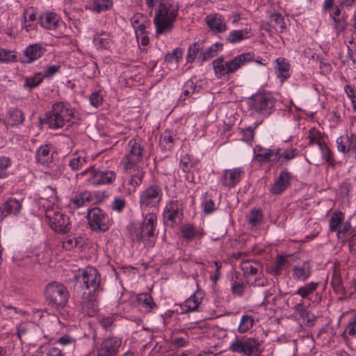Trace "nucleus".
<instances>
[{
	"label": "nucleus",
	"instance_id": "nucleus-1",
	"mask_svg": "<svg viewBox=\"0 0 356 356\" xmlns=\"http://www.w3.org/2000/svg\"><path fill=\"white\" fill-rule=\"evenodd\" d=\"M150 13H152L156 4L154 17L155 34L167 35L170 33L175 26V23L179 15V6L177 2L172 0H145Z\"/></svg>",
	"mask_w": 356,
	"mask_h": 356
},
{
	"label": "nucleus",
	"instance_id": "nucleus-2",
	"mask_svg": "<svg viewBox=\"0 0 356 356\" xmlns=\"http://www.w3.org/2000/svg\"><path fill=\"white\" fill-rule=\"evenodd\" d=\"M298 153V149L294 147L282 151L279 147L270 149L258 145L254 148V159L261 163H268L271 165L282 166L295 159Z\"/></svg>",
	"mask_w": 356,
	"mask_h": 356
},
{
	"label": "nucleus",
	"instance_id": "nucleus-3",
	"mask_svg": "<svg viewBox=\"0 0 356 356\" xmlns=\"http://www.w3.org/2000/svg\"><path fill=\"white\" fill-rule=\"evenodd\" d=\"M75 110L68 103L57 102L53 104L51 110L47 113L45 123L50 129L63 128L67 124L74 122Z\"/></svg>",
	"mask_w": 356,
	"mask_h": 356
},
{
	"label": "nucleus",
	"instance_id": "nucleus-4",
	"mask_svg": "<svg viewBox=\"0 0 356 356\" xmlns=\"http://www.w3.org/2000/svg\"><path fill=\"white\" fill-rule=\"evenodd\" d=\"M252 60L250 53L242 54L233 59L225 62L222 57H219L212 62L214 74L218 79H225L229 74L235 72L245 63Z\"/></svg>",
	"mask_w": 356,
	"mask_h": 356
},
{
	"label": "nucleus",
	"instance_id": "nucleus-5",
	"mask_svg": "<svg viewBox=\"0 0 356 356\" xmlns=\"http://www.w3.org/2000/svg\"><path fill=\"white\" fill-rule=\"evenodd\" d=\"M276 102V98L270 92L259 93L250 98L248 106L251 111L266 118L274 111Z\"/></svg>",
	"mask_w": 356,
	"mask_h": 356
},
{
	"label": "nucleus",
	"instance_id": "nucleus-6",
	"mask_svg": "<svg viewBox=\"0 0 356 356\" xmlns=\"http://www.w3.org/2000/svg\"><path fill=\"white\" fill-rule=\"evenodd\" d=\"M163 199V190L160 185L154 184L140 192L139 204L143 214L156 209Z\"/></svg>",
	"mask_w": 356,
	"mask_h": 356
},
{
	"label": "nucleus",
	"instance_id": "nucleus-7",
	"mask_svg": "<svg viewBox=\"0 0 356 356\" xmlns=\"http://www.w3.org/2000/svg\"><path fill=\"white\" fill-rule=\"evenodd\" d=\"M75 279L82 283L86 289L90 290L89 293L98 294L103 291L100 273L95 267L88 266L83 269H79Z\"/></svg>",
	"mask_w": 356,
	"mask_h": 356
},
{
	"label": "nucleus",
	"instance_id": "nucleus-8",
	"mask_svg": "<svg viewBox=\"0 0 356 356\" xmlns=\"http://www.w3.org/2000/svg\"><path fill=\"white\" fill-rule=\"evenodd\" d=\"M144 145L140 139L132 138L129 141L128 150L124 158L122 161L124 168L129 172L135 170V167L139 166L143 159Z\"/></svg>",
	"mask_w": 356,
	"mask_h": 356
},
{
	"label": "nucleus",
	"instance_id": "nucleus-9",
	"mask_svg": "<svg viewBox=\"0 0 356 356\" xmlns=\"http://www.w3.org/2000/svg\"><path fill=\"white\" fill-rule=\"evenodd\" d=\"M87 220L89 227L95 232H105L112 224L108 213L99 207L88 210Z\"/></svg>",
	"mask_w": 356,
	"mask_h": 356
},
{
	"label": "nucleus",
	"instance_id": "nucleus-10",
	"mask_svg": "<svg viewBox=\"0 0 356 356\" xmlns=\"http://www.w3.org/2000/svg\"><path fill=\"white\" fill-rule=\"evenodd\" d=\"M45 298L49 305L56 307H63L68 301L69 293L63 284L53 282L46 286Z\"/></svg>",
	"mask_w": 356,
	"mask_h": 356
},
{
	"label": "nucleus",
	"instance_id": "nucleus-11",
	"mask_svg": "<svg viewBox=\"0 0 356 356\" xmlns=\"http://www.w3.org/2000/svg\"><path fill=\"white\" fill-rule=\"evenodd\" d=\"M45 218L49 227L56 232L65 234L71 229L69 217L58 208L48 209L46 211Z\"/></svg>",
	"mask_w": 356,
	"mask_h": 356
},
{
	"label": "nucleus",
	"instance_id": "nucleus-12",
	"mask_svg": "<svg viewBox=\"0 0 356 356\" xmlns=\"http://www.w3.org/2000/svg\"><path fill=\"white\" fill-rule=\"evenodd\" d=\"M155 229L140 224L138 227H134L130 231V238L134 243H143L146 248H152L154 245L156 238Z\"/></svg>",
	"mask_w": 356,
	"mask_h": 356
},
{
	"label": "nucleus",
	"instance_id": "nucleus-13",
	"mask_svg": "<svg viewBox=\"0 0 356 356\" xmlns=\"http://www.w3.org/2000/svg\"><path fill=\"white\" fill-rule=\"evenodd\" d=\"M182 216L183 203L181 200L172 199L166 203L163 213L165 224L175 227L181 222Z\"/></svg>",
	"mask_w": 356,
	"mask_h": 356
},
{
	"label": "nucleus",
	"instance_id": "nucleus-14",
	"mask_svg": "<svg viewBox=\"0 0 356 356\" xmlns=\"http://www.w3.org/2000/svg\"><path fill=\"white\" fill-rule=\"evenodd\" d=\"M260 343L253 338H236L230 344V350L243 356H251L258 352Z\"/></svg>",
	"mask_w": 356,
	"mask_h": 356
},
{
	"label": "nucleus",
	"instance_id": "nucleus-15",
	"mask_svg": "<svg viewBox=\"0 0 356 356\" xmlns=\"http://www.w3.org/2000/svg\"><path fill=\"white\" fill-rule=\"evenodd\" d=\"M116 178V173L113 170L92 169L90 177L87 179L89 184L99 186L112 184Z\"/></svg>",
	"mask_w": 356,
	"mask_h": 356
},
{
	"label": "nucleus",
	"instance_id": "nucleus-16",
	"mask_svg": "<svg viewBox=\"0 0 356 356\" xmlns=\"http://www.w3.org/2000/svg\"><path fill=\"white\" fill-rule=\"evenodd\" d=\"M244 174L245 172L242 168L224 170L220 178V182L225 187L234 188L241 181Z\"/></svg>",
	"mask_w": 356,
	"mask_h": 356
},
{
	"label": "nucleus",
	"instance_id": "nucleus-17",
	"mask_svg": "<svg viewBox=\"0 0 356 356\" xmlns=\"http://www.w3.org/2000/svg\"><path fill=\"white\" fill-rule=\"evenodd\" d=\"M122 345V339L117 337L106 338L98 349L99 356H115Z\"/></svg>",
	"mask_w": 356,
	"mask_h": 356
},
{
	"label": "nucleus",
	"instance_id": "nucleus-18",
	"mask_svg": "<svg viewBox=\"0 0 356 356\" xmlns=\"http://www.w3.org/2000/svg\"><path fill=\"white\" fill-rule=\"evenodd\" d=\"M337 149L343 154L356 157V135L344 134L337 139Z\"/></svg>",
	"mask_w": 356,
	"mask_h": 356
},
{
	"label": "nucleus",
	"instance_id": "nucleus-19",
	"mask_svg": "<svg viewBox=\"0 0 356 356\" xmlns=\"http://www.w3.org/2000/svg\"><path fill=\"white\" fill-rule=\"evenodd\" d=\"M292 175L286 170H282L270 188V192L276 195L282 194L290 186Z\"/></svg>",
	"mask_w": 356,
	"mask_h": 356
},
{
	"label": "nucleus",
	"instance_id": "nucleus-20",
	"mask_svg": "<svg viewBox=\"0 0 356 356\" xmlns=\"http://www.w3.org/2000/svg\"><path fill=\"white\" fill-rule=\"evenodd\" d=\"M22 210V199L17 200L15 197L8 198L2 207H0V217L8 216H18Z\"/></svg>",
	"mask_w": 356,
	"mask_h": 356
},
{
	"label": "nucleus",
	"instance_id": "nucleus-21",
	"mask_svg": "<svg viewBox=\"0 0 356 356\" xmlns=\"http://www.w3.org/2000/svg\"><path fill=\"white\" fill-rule=\"evenodd\" d=\"M204 298L202 291L197 290L182 304L180 305V314H186L191 312L197 311L200 303Z\"/></svg>",
	"mask_w": 356,
	"mask_h": 356
},
{
	"label": "nucleus",
	"instance_id": "nucleus-22",
	"mask_svg": "<svg viewBox=\"0 0 356 356\" xmlns=\"http://www.w3.org/2000/svg\"><path fill=\"white\" fill-rule=\"evenodd\" d=\"M205 22L213 33H223L227 30L225 17L218 13L207 15Z\"/></svg>",
	"mask_w": 356,
	"mask_h": 356
},
{
	"label": "nucleus",
	"instance_id": "nucleus-23",
	"mask_svg": "<svg viewBox=\"0 0 356 356\" xmlns=\"http://www.w3.org/2000/svg\"><path fill=\"white\" fill-rule=\"evenodd\" d=\"M38 18L40 26L47 30H55L60 23V17L50 10L42 12Z\"/></svg>",
	"mask_w": 356,
	"mask_h": 356
},
{
	"label": "nucleus",
	"instance_id": "nucleus-24",
	"mask_svg": "<svg viewBox=\"0 0 356 356\" xmlns=\"http://www.w3.org/2000/svg\"><path fill=\"white\" fill-rule=\"evenodd\" d=\"M274 70L276 76L282 83L291 76V65L285 58L279 57L275 59Z\"/></svg>",
	"mask_w": 356,
	"mask_h": 356
},
{
	"label": "nucleus",
	"instance_id": "nucleus-25",
	"mask_svg": "<svg viewBox=\"0 0 356 356\" xmlns=\"http://www.w3.org/2000/svg\"><path fill=\"white\" fill-rule=\"evenodd\" d=\"M181 234L183 238L188 243L202 238L205 235V232L202 228L186 224L181 227Z\"/></svg>",
	"mask_w": 356,
	"mask_h": 356
},
{
	"label": "nucleus",
	"instance_id": "nucleus-26",
	"mask_svg": "<svg viewBox=\"0 0 356 356\" xmlns=\"http://www.w3.org/2000/svg\"><path fill=\"white\" fill-rule=\"evenodd\" d=\"M113 7V0H90L86 9L95 14L111 10Z\"/></svg>",
	"mask_w": 356,
	"mask_h": 356
},
{
	"label": "nucleus",
	"instance_id": "nucleus-27",
	"mask_svg": "<svg viewBox=\"0 0 356 356\" xmlns=\"http://www.w3.org/2000/svg\"><path fill=\"white\" fill-rule=\"evenodd\" d=\"M252 35L251 28L233 30L229 33L225 40L227 43L236 44L244 40L250 39Z\"/></svg>",
	"mask_w": 356,
	"mask_h": 356
},
{
	"label": "nucleus",
	"instance_id": "nucleus-28",
	"mask_svg": "<svg viewBox=\"0 0 356 356\" xmlns=\"http://www.w3.org/2000/svg\"><path fill=\"white\" fill-rule=\"evenodd\" d=\"M45 52V49L40 44L29 45L24 51V63H31L40 58Z\"/></svg>",
	"mask_w": 356,
	"mask_h": 356
},
{
	"label": "nucleus",
	"instance_id": "nucleus-29",
	"mask_svg": "<svg viewBox=\"0 0 356 356\" xmlns=\"http://www.w3.org/2000/svg\"><path fill=\"white\" fill-rule=\"evenodd\" d=\"M175 131L170 129H165L160 136L159 146L162 150L170 151L177 140Z\"/></svg>",
	"mask_w": 356,
	"mask_h": 356
},
{
	"label": "nucleus",
	"instance_id": "nucleus-30",
	"mask_svg": "<svg viewBox=\"0 0 356 356\" xmlns=\"http://www.w3.org/2000/svg\"><path fill=\"white\" fill-rule=\"evenodd\" d=\"M312 274V267L309 262L296 265L292 269V276L296 281L305 282Z\"/></svg>",
	"mask_w": 356,
	"mask_h": 356
},
{
	"label": "nucleus",
	"instance_id": "nucleus-31",
	"mask_svg": "<svg viewBox=\"0 0 356 356\" xmlns=\"http://www.w3.org/2000/svg\"><path fill=\"white\" fill-rule=\"evenodd\" d=\"M35 159L41 165L49 166L53 162V154L50 147L47 145L40 147L36 152Z\"/></svg>",
	"mask_w": 356,
	"mask_h": 356
},
{
	"label": "nucleus",
	"instance_id": "nucleus-32",
	"mask_svg": "<svg viewBox=\"0 0 356 356\" xmlns=\"http://www.w3.org/2000/svg\"><path fill=\"white\" fill-rule=\"evenodd\" d=\"M22 27L27 31H33L37 28L38 17L32 8L24 10L23 13Z\"/></svg>",
	"mask_w": 356,
	"mask_h": 356
},
{
	"label": "nucleus",
	"instance_id": "nucleus-33",
	"mask_svg": "<svg viewBox=\"0 0 356 356\" xmlns=\"http://www.w3.org/2000/svg\"><path fill=\"white\" fill-rule=\"evenodd\" d=\"M92 195L88 191H83L76 194L72 197L69 202V207L71 209H76L84 207L87 203L90 202Z\"/></svg>",
	"mask_w": 356,
	"mask_h": 356
},
{
	"label": "nucleus",
	"instance_id": "nucleus-34",
	"mask_svg": "<svg viewBox=\"0 0 356 356\" xmlns=\"http://www.w3.org/2000/svg\"><path fill=\"white\" fill-rule=\"evenodd\" d=\"M241 268L245 277L256 275L259 271H261L262 265L257 261L243 260L241 263Z\"/></svg>",
	"mask_w": 356,
	"mask_h": 356
},
{
	"label": "nucleus",
	"instance_id": "nucleus-35",
	"mask_svg": "<svg viewBox=\"0 0 356 356\" xmlns=\"http://www.w3.org/2000/svg\"><path fill=\"white\" fill-rule=\"evenodd\" d=\"M25 119L24 113L18 108H12L7 112L6 122L10 126H17L23 123Z\"/></svg>",
	"mask_w": 356,
	"mask_h": 356
},
{
	"label": "nucleus",
	"instance_id": "nucleus-36",
	"mask_svg": "<svg viewBox=\"0 0 356 356\" xmlns=\"http://www.w3.org/2000/svg\"><path fill=\"white\" fill-rule=\"evenodd\" d=\"M98 294L89 293V298H84L82 302V308L90 316H94L98 308L96 296Z\"/></svg>",
	"mask_w": 356,
	"mask_h": 356
},
{
	"label": "nucleus",
	"instance_id": "nucleus-37",
	"mask_svg": "<svg viewBox=\"0 0 356 356\" xmlns=\"http://www.w3.org/2000/svg\"><path fill=\"white\" fill-rule=\"evenodd\" d=\"M200 90V86H197L193 80H188L183 86V92L179 101L184 102L186 98L191 97L195 93H198Z\"/></svg>",
	"mask_w": 356,
	"mask_h": 356
},
{
	"label": "nucleus",
	"instance_id": "nucleus-38",
	"mask_svg": "<svg viewBox=\"0 0 356 356\" xmlns=\"http://www.w3.org/2000/svg\"><path fill=\"white\" fill-rule=\"evenodd\" d=\"M345 214L341 211L337 210L331 213L329 220V229L330 232H337L344 221Z\"/></svg>",
	"mask_w": 356,
	"mask_h": 356
},
{
	"label": "nucleus",
	"instance_id": "nucleus-39",
	"mask_svg": "<svg viewBox=\"0 0 356 356\" xmlns=\"http://www.w3.org/2000/svg\"><path fill=\"white\" fill-rule=\"evenodd\" d=\"M218 47L220 49H222V44L216 42V44L206 49L204 51L202 50V51L197 56V60L200 63H202L207 61V60L213 58L216 55L217 51L218 50Z\"/></svg>",
	"mask_w": 356,
	"mask_h": 356
},
{
	"label": "nucleus",
	"instance_id": "nucleus-40",
	"mask_svg": "<svg viewBox=\"0 0 356 356\" xmlns=\"http://www.w3.org/2000/svg\"><path fill=\"white\" fill-rule=\"evenodd\" d=\"M136 300L147 312H151L156 307V304L154 302L152 297L147 293L138 294Z\"/></svg>",
	"mask_w": 356,
	"mask_h": 356
},
{
	"label": "nucleus",
	"instance_id": "nucleus-41",
	"mask_svg": "<svg viewBox=\"0 0 356 356\" xmlns=\"http://www.w3.org/2000/svg\"><path fill=\"white\" fill-rule=\"evenodd\" d=\"M269 19L273 23L276 33H282L286 29V24L282 15L279 13H271Z\"/></svg>",
	"mask_w": 356,
	"mask_h": 356
},
{
	"label": "nucleus",
	"instance_id": "nucleus-42",
	"mask_svg": "<svg viewBox=\"0 0 356 356\" xmlns=\"http://www.w3.org/2000/svg\"><path fill=\"white\" fill-rule=\"evenodd\" d=\"M287 266V258L284 256H278L276 261L269 267V272L274 275H279Z\"/></svg>",
	"mask_w": 356,
	"mask_h": 356
},
{
	"label": "nucleus",
	"instance_id": "nucleus-43",
	"mask_svg": "<svg viewBox=\"0 0 356 356\" xmlns=\"http://www.w3.org/2000/svg\"><path fill=\"white\" fill-rule=\"evenodd\" d=\"M88 159L85 155L74 154L69 161V166L72 170H78L86 165Z\"/></svg>",
	"mask_w": 356,
	"mask_h": 356
},
{
	"label": "nucleus",
	"instance_id": "nucleus-44",
	"mask_svg": "<svg viewBox=\"0 0 356 356\" xmlns=\"http://www.w3.org/2000/svg\"><path fill=\"white\" fill-rule=\"evenodd\" d=\"M307 138L309 140V145L316 144L320 147L325 143L321 133L316 128H312L309 130Z\"/></svg>",
	"mask_w": 356,
	"mask_h": 356
},
{
	"label": "nucleus",
	"instance_id": "nucleus-45",
	"mask_svg": "<svg viewBox=\"0 0 356 356\" xmlns=\"http://www.w3.org/2000/svg\"><path fill=\"white\" fill-rule=\"evenodd\" d=\"M131 178L129 180V184L133 188H136L142 184L144 177V172L140 168L139 166L135 167V170H132Z\"/></svg>",
	"mask_w": 356,
	"mask_h": 356
},
{
	"label": "nucleus",
	"instance_id": "nucleus-46",
	"mask_svg": "<svg viewBox=\"0 0 356 356\" xmlns=\"http://www.w3.org/2000/svg\"><path fill=\"white\" fill-rule=\"evenodd\" d=\"M318 286V282H312L300 287L295 293L302 298H307L310 294L314 293Z\"/></svg>",
	"mask_w": 356,
	"mask_h": 356
},
{
	"label": "nucleus",
	"instance_id": "nucleus-47",
	"mask_svg": "<svg viewBox=\"0 0 356 356\" xmlns=\"http://www.w3.org/2000/svg\"><path fill=\"white\" fill-rule=\"evenodd\" d=\"M202 50V42L198 41L190 45L186 55V61L193 63L197 58V54Z\"/></svg>",
	"mask_w": 356,
	"mask_h": 356
},
{
	"label": "nucleus",
	"instance_id": "nucleus-48",
	"mask_svg": "<svg viewBox=\"0 0 356 356\" xmlns=\"http://www.w3.org/2000/svg\"><path fill=\"white\" fill-rule=\"evenodd\" d=\"M13 161L6 156H0V179L8 177V169L11 167Z\"/></svg>",
	"mask_w": 356,
	"mask_h": 356
},
{
	"label": "nucleus",
	"instance_id": "nucleus-49",
	"mask_svg": "<svg viewBox=\"0 0 356 356\" xmlns=\"http://www.w3.org/2000/svg\"><path fill=\"white\" fill-rule=\"evenodd\" d=\"M254 318L252 316L245 314L241 318L238 330L240 333H245L252 327L254 325Z\"/></svg>",
	"mask_w": 356,
	"mask_h": 356
},
{
	"label": "nucleus",
	"instance_id": "nucleus-50",
	"mask_svg": "<svg viewBox=\"0 0 356 356\" xmlns=\"http://www.w3.org/2000/svg\"><path fill=\"white\" fill-rule=\"evenodd\" d=\"M293 310L295 315L303 320H306L308 323L314 319V316H310L306 307L302 302L296 304L293 307Z\"/></svg>",
	"mask_w": 356,
	"mask_h": 356
},
{
	"label": "nucleus",
	"instance_id": "nucleus-51",
	"mask_svg": "<svg viewBox=\"0 0 356 356\" xmlns=\"http://www.w3.org/2000/svg\"><path fill=\"white\" fill-rule=\"evenodd\" d=\"M263 220V213L260 209H253L250 211L248 221L252 226H257L261 223Z\"/></svg>",
	"mask_w": 356,
	"mask_h": 356
},
{
	"label": "nucleus",
	"instance_id": "nucleus-52",
	"mask_svg": "<svg viewBox=\"0 0 356 356\" xmlns=\"http://www.w3.org/2000/svg\"><path fill=\"white\" fill-rule=\"evenodd\" d=\"M194 165L195 163L188 154L185 153L181 155L179 167L184 172H189Z\"/></svg>",
	"mask_w": 356,
	"mask_h": 356
},
{
	"label": "nucleus",
	"instance_id": "nucleus-53",
	"mask_svg": "<svg viewBox=\"0 0 356 356\" xmlns=\"http://www.w3.org/2000/svg\"><path fill=\"white\" fill-rule=\"evenodd\" d=\"M17 60L16 52L0 48V63L15 62Z\"/></svg>",
	"mask_w": 356,
	"mask_h": 356
},
{
	"label": "nucleus",
	"instance_id": "nucleus-54",
	"mask_svg": "<svg viewBox=\"0 0 356 356\" xmlns=\"http://www.w3.org/2000/svg\"><path fill=\"white\" fill-rule=\"evenodd\" d=\"M40 197L46 200L49 202H54L56 199V193L55 190L51 186H45L39 192Z\"/></svg>",
	"mask_w": 356,
	"mask_h": 356
},
{
	"label": "nucleus",
	"instance_id": "nucleus-55",
	"mask_svg": "<svg viewBox=\"0 0 356 356\" xmlns=\"http://www.w3.org/2000/svg\"><path fill=\"white\" fill-rule=\"evenodd\" d=\"M44 76L42 73H37L33 76L26 77L25 79L24 88H33L39 86L43 81Z\"/></svg>",
	"mask_w": 356,
	"mask_h": 356
},
{
	"label": "nucleus",
	"instance_id": "nucleus-56",
	"mask_svg": "<svg viewBox=\"0 0 356 356\" xmlns=\"http://www.w3.org/2000/svg\"><path fill=\"white\" fill-rule=\"evenodd\" d=\"M154 210H149V211L145 212L143 215H145L144 220L141 224L153 227V229H156L157 225V216L156 213L154 212Z\"/></svg>",
	"mask_w": 356,
	"mask_h": 356
},
{
	"label": "nucleus",
	"instance_id": "nucleus-57",
	"mask_svg": "<svg viewBox=\"0 0 356 356\" xmlns=\"http://www.w3.org/2000/svg\"><path fill=\"white\" fill-rule=\"evenodd\" d=\"M116 315L110 314L106 316H102L99 318V323L101 326L106 330H111L113 327L114 321H115Z\"/></svg>",
	"mask_w": 356,
	"mask_h": 356
},
{
	"label": "nucleus",
	"instance_id": "nucleus-58",
	"mask_svg": "<svg viewBox=\"0 0 356 356\" xmlns=\"http://www.w3.org/2000/svg\"><path fill=\"white\" fill-rule=\"evenodd\" d=\"M352 229V225L349 221H343L338 230L337 235L338 238H346Z\"/></svg>",
	"mask_w": 356,
	"mask_h": 356
},
{
	"label": "nucleus",
	"instance_id": "nucleus-59",
	"mask_svg": "<svg viewBox=\"0 0 356 356\" xmlns=\"http://www.w3.org/2000/svg\"><path fill=\"white\" fill-rule=\"evenodd\" d=\"M183 51L179 48H175L172 53L167 54L165 61L167 63H178L182 57Z\"/></svg>",
	"mask_w": 356,
	"mask_h": 356
},
{
	"label": "nucleus",
	"instance_id": "nucleus-60",
	"mask_svg": "<svg viewBox=\"0 0 356 356\" xmlns=\"http://www.w3.org/2000/svg\"><path fill=\"white\" fill-rule=\"evenodd\" d=\"M79 244V240L73 236H65L63 240V247L66 250H71Z\"/></svg>",
	"mask_w": 356,
	"mask_h": 356
},
{
	"label": "nucleus",
	"instance_id": "nucleus-61",
	"mask_svg": "<svg viewBox=\"0 0 356 356\" xmlns=\"http://www.w3.org/2000/svg\"><path fill=\"white\" fill-rule=\"evenodd\" d=\"M346 333L351 337L356 335V311L354 315L349 319L345 332L343 333V336Z\"/></svg>",
	"mask_w": 356,
	"mask_h": 356
},
{
	"label": "nucleus",
	"instance_id": "nucleus-62",
	"mask_svg": "<svg viewBox=\"0 0 356 356\" xmlns=\"http://www.w3.org/2000/svg\"><path fill=\"white\" fill-rule=\"evenodd\" d=\"M334 22V29L337 35H339L346 27L347 22L344 17H339L333 19Z\"/></svg>",
	"mask_w": 356,
	"mask_h": 356
},
{
	"label": "nucleus",
	"instance_id": "nucleus-63",
	"mask_svg": "<svg viewBox=\"0 0 356 356\" xmlns=\"http://www.w3.org/2000/svg\"><path fill=\"white\" fill-rule=\"evenodd\" d=\"M323 159L329 163L330 164H333L334 159L332 158V153L326 143L323 144L322 146L319 147Z\"/></svg>",
	"mask_w": 356,
	"mask_h": 356
},
{
	"label": "nucleus",
	"instance_id": "nucleus-64",
	"mask_svg": "<svg viewBox=\"0 0 356 356\" xmlns=\"http://www.w3.org/2000/svg\"><path fill=\"white\" fill-rule=\"evenodd\" d=\"M245 284L242 282H238L236 280H233L231 284V291L234 295L241 296L245 291Z\"/></svg>",
	"mask_w": 356,
	"mask_h": 356
}]
</instances>
